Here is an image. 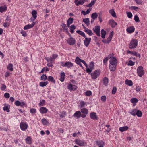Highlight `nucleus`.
Masks as SVG:
<instances>
[{
    "label": "nucleus",
    "mask_w": 147,
    "mask_h": 147,
    "mask_svg": "<svg viewBox=\"0 0 147 147\" xmlns=\"http://www.w3.org/2000/svg\"><path fill=\"white\" fill-rule=\"evenodd\" d=\"M138 45V41L136 39H133L130 42L129 47L130 49H134Z\"/></svg>",
    "instance_id": "obj_1"
},
{
    "label": "nucleus",
    "mask_w": 147,
    "mask_h": 147,
    "mask_svg": "<svg viewBox=\"0 0 147 147\" xmlns=\"http://www.w3.org/2000/svg\"><path fill=\"white\" fill-rule=\"evenodd\" d=\"M74 141L77 145L79 146H84L86 144L85 140L80 139H76Z\"/></svg>",
    "instance_id": "obj_2"
},
{
    "label": "nucleus",
    "mask_w": 147,
    "mask_h": 147,
    "mask_svg": "<svg viewBox=\"0 0 147 147\" xmlns=\"http://www.w3.org/2000/svg\"><path fill=\"white\" fill-rule=\"evenodd\" d=\"M137 72L138 74L140 77H142L144 74L143 67L141 66L138 67L137 69Z\"/></svg>",
    "instance_id": "obj_3"
},
{
    "label": "nucleus",
    "mask_w": 147,
    "mask_h": 147,
    "mask_svg": "<svg viewBox=\"0 0 147 147\" xmlns=\"http://www.w3.org/2000/svg\"><path fill=\"white\" fill-rule=\"evenodd\" d=\"M69 34L70 38L67 40V42L70 45H74L76 43V40L74 38L71 37V35L70 33H69Z\"/></svg>",
    "instance_id": "obj_4"
},
{
    "label": "nucleus",
    "mask_w": 147,
    "mask_h": 147,
    "mask_svg": "<svg viewBox=\"0 0 147 147\" xmlns=\"http://www.w3.org/2000/svg\"><path fill=\"white\" fill-rule=\"evenodd\" d=\"M100 74L99 71L98 70H95L94 72L91 74L92 78L93 79H95L99 76Z\"/></svg>",
    "instance_id": "obj_5"
},
{
    "label": "nucleus",
    "mask_w": 147,
    "mask_h": 147,
    "mask_svg": "<svg viewBox=\"0 0 147 147\" xmlns=\"http://www.w3.org/2000/svg\"><path fill=\"white\" fill-rule=\"evenodd\" d=\"M20 127L22 130L25 131L27 129L28 125L26 123L21 122L20 124Z\"/></svg>",
    "instance_id": "obj_6"
},
{
    "label": "nucleus",
    "mask_w": 147,
    "mask_h": 147,
    "mask_svg": "<svg viewBox=\"0 0 147 147\" xmlns=\"http://www.w3.org/2000/svg\"><path fill=\"white\" fill-rule=\"evenodd\" d=\"M93 30L98 36H100V28L99 26H95V28H93Z\"/></svg>",
    "instance_id": "obj_7"
},
{
    "label": "nucleus",
    "mask_w": 147,
    "mask_h": 147,
    "mask_svg": "<svg viewBox=\"0 0 147 147\" xmlns=\"http://www.w3.org/2000/svg\"><path fill=\"white\" fill-rule=\"evenodd\" d=\"M84 40V42L85 45L86 47H88L91 41V38H90L86 37Z\"/></svg>",
    "instance_id": "obj_8"
},
{
    "label": "nucleus",
    "mask_w": 147,
    "mask_h": 147,
    "mask_svg": "<svg viewBox=\"0 0 147 147\" xmlns=\"http://www.w3.org/2000/svg\"><path fill=\"white\" fill-rule=\"evenodd\" d=\"M109 62L110 64L113 65L117 64L116 59L114 57H112L110 58Z\"/></svg>",
    "instance_id": "obj_9"
},
{
    "label": "nucleus",
    "mask_w": 147,
    "mask_h": 147,
    "mask_svg": "<svg viewBox=\"0 0 147 147\" xmlns=\"http://www.w3.org/2000/svg\"><path fill=\"white\" fill-rule=\"evenodd\" d=\"M77 88V86L75 85H73L71 84H68L67 88L71 91L76 90Z\"/></svg>",
    "instance_id": "obj_10"
},
{
    "label": "nucleus",
    "mask_w": 147,
    "mask_h": 147,
    "mask_svg": "<svg viewBox=\"0 0 147 147\" xmlns=\"http://www.w3.org/2000/svg\"><path fill=\"white\" fill-rule=\"evenodd\" d=\"M109 23L112 27H115L117 25V23L113 19L109 20Z\"/></svg>",
    "instance_id": "obj_11"
},
{
    "label": "nucleus",
    "mask_w": 147,
    "mask_h": 147,
    "mask_svg": "<svg viewBox=\"0 0 147 147\" xmlns=\"http://www.w3.org/2000/svg\"><path fill=\"white\" fill-rule=\"evenodd\" d=\"M135 28L133 26L129 27L126 29L127 32L129 33H131L134 32Z\"/></svg>",
    "instance_id": "obj_12"
},
{
    "label": "nucleus",
    "mask_w": 147,
    "mask_h": 147,
    "mask_svg": "<svg viewBox=\"0 0 147 147\" xmlns=\"http://www.w3.org/2000/svg\"><path fill=\"white\" fill-rule=\"evenodd\" d=\"M35 22H33L31 24H28L26 25L24 28V29L25 30H26L28 29L31 28H32L35 25Z\"/></svg>",
    "instance_id": "obj_13"
},
{
    "label": "nucleus",
    "mask_w": 147,
    "mask_h": 147,
    "mask_svg": "<svg viewBox=\"0 0 147 147\" xmlns=\"http://www.w3.org/2000/svg\"><path fill=\"white\" fill-rule=\"evenodd\" d=\"M15 104L17 106H20L22 107L25 105V104L23 102H20L19 101L17 100L15 102Z\"/></svg>",
    "instance_id": "obj_14"
},
{
    "label": "nucleus",
    "mask_w": 147,
    "mask_h": 147,
    "mask_svg": "<svg viewBox=\"0 0 147 147\" xmlns=\"http://www.w3.org/2000/svg\"><path fill=\"white\" fill-rule=\"evenodd\" d=\"M90 117L91 119L94 120L98 119L96 113H95L93 112L91 113L90 114Z\"/></svg>",
    "instance_id": "obj_15"
},
{
    "label": "nucleus",
    "mask_w": 147,
    "mask_h": 147,
    "mask_svg": "<svg viewBox=\"0 0 147 147\" xmlns=\"http://www.w3.org/2000/svg\"><path fill=\"white\" fill-rule=\"evenodd\" d=\"M87 1V0H80L78 1H75L74 2L76 5L78 6L79 5H83L84 2Z\"/></svg>",
    "instance_id": "obj_16"
},
{
    "label": "nucleus",
    "mask_w": 147,
    "mask_h": 147,
    "mask_svg": "<svg viewBox=\"0 0 147 147\" xmlns=\"http://www.w3.org/2000/svg\"><path fill=\"white\" fill-rule=\"evenodd\" d=\"M81 116V113L80 111H77L74 115V116L77 119L80 118Z\"/></svg>",
    "instance_id": "obj_17"
},
{
    "label": "nucleus",
    "mask_w": 147,
    "mask_h": 147,
    "mask_svg": "<svg viewBox=\"0 0 147 147\" xmlns=\"http://www.w3.org/2000/svg\"><path fill=\"white\" fill-rule=\"evenodd\" d=\"M84 31L87 33L89 35L91 36L93 34V33L91 30L88 29L85 27H84Z\"/></svg>",
    "instance_id": "obj_18"
},
{
    "label": "nucleus",
    "mask_w": 147,
    "mask_h": 147,
    "mask_svg": "<svg viewBox=\"0 0 147 147\" xmlns=\"http://www.w3.org/2000/svg\"><path fill=\"white\" fill-rule=\"evenodd\" d=\"M95 142L99 147H103L104 142L102 141L101 140L99 141H96Z\"/></svg>",
    "instance_id": "obj_19"
},
{
    "label": "nucleus",
    "mask_w": 147,
    "mask_h": 147,
    "mask_svg": "<svg viewBox=\"0 0 147 147\" xmlns=\"http://www.w3.org/2000/svg\"><path fill=\"white\" fill-rule=\"evenodd\" d=\"M74 21V19L72 18H70L67 21V25L68 27L70 26V25L72 24Z\"/></svg>",
    "instance_id": "obj_20"
},
{
    "label": "nucleus",
    "mask_w": 147,
    "mask_h": 147,
    "mask_svg": "<svg viewBox=\"0 0 147 147\" xmlns=\"http://www.w3.org/2000/svg\"><path fill=\"white\" fill-rule=\"evenodd\" d=\"M117 65L114 64L113 65H112L110 64L109 65V68L111 71H115L116 69V67L117 66Z\"/></svg>",
    "instance_id": "obj_21"
},
{
    "label": "nucleus",
    "mask_w": 147,
    "mask_h": 147,
    "mask_svg": "<svg viewBox=\"0 0 147 147\" xmlns=\"http://www.w3.org/2000/svg\"><path fill=\"white\" fill-rule=\"evenodd\" d=\"M40 111L41 113L43 114L47 113L48 111V110L45 107H41L40 109Z\"/></svg>",
    "instance_id": "obj_22"
},
{
    "label": "nucleus",
    "mask_w": 147,
    "mask_h": 147,
    "mask_svg": "<svg viewBox=\"0 0 147 147\" xmlns=\"http://www.w3.org/2000/svg\"><path fill=\"white\" fill-rule=\"evenodd\" d=\"M128 129V127L127 126L121 127L119 128V131L122 132L125 131Z\"/></svg>",
    "instance_id": "obj_23"
},
{
    "label": "nucleus",
    "mask_w": 147,
    "mask_h": 147,
    "mask_svg": "<svg viewBox=\"0 0 147 147\" xmlns=\"http://www.w3.org/2000/svg\"><path fill=\"white\" fill-rule=\"evenodd\" d=\"M7 7L5 5L0 7V12L2 13L6 11Z\"/></svg>",
    "instance_id": "obj_24"
},
{
    "label": "nucleus",
    "mask_w": 147,
    "mask_h": 147,
    "mask_svg": "<svg viewBox=\"0 0 147 147\" xmlns=\"http://www.w3.org/2000/svg\"><path fill=\"white\" fill-rule=\"evenodd\" d=\"M65 67H67V68H69L73 66V64L70 62H67L65 63Z\"/></svg>",
    "instance_id": "obj_25"
},
{
    "label": "nucleus",
    "mask_w": 147,
    "mask_h": 147,
    "mask_svg": "<svg viewBox=\"0 0 147 147\" xmlns=\"http://www.w3.org/2000/svg\"><path fill=\"white\" fill-rule=\"evenodd\" d=\"M43 124L45 125H48L49 123L47 121L45 118L42 119L41 120Z\"/></svg>",
    "instance_id": "obj_26"
},
{
    "label": "nucleus",
    "mask_w": 147,
    "mask_h": 147,
    "mask_svg": "<svg viewBox=\"0 0 147 147\" xmlns=\"http://www.w3.org/2000/svg\"><path fill=\"white\" fill-rule=\"evenodd\" d=\"M125 84L126 85H128L129 86H132L133 84V82L131 80H126L125 81Z\"/></svg>",
    "instance_id": "obj_27"
},
{
    "label": "nucleus",
    "mask_w": 147,
    "mask_h": 147,
    "mask_svg": "<svg viewBox=\"0 0 147 147\" xmlns=\"http://www.w3.org/2000/svg\"><path fill=\"white\" fill-rule=\"evenodd\" d=\"M81 113L83 114H87L88 113V109L86 108H84L81 109Z\"/></svg>",
    "instance_id": "obj_28"
},
{
    "label": "nucleus",
    "mask_w": 147,
    "mask_h": 147,
    "mask_svg": "<svg viewBox=\"0 0 147 147\" xmlns=\"http://www.w3.org/2000/svg\"><path fill=\"white\" fill-rule=\"evenodd\" d=\"M69 29L71 32L73 33L74 32V30L76 28V26L74 25H71Z\"/></svg>",
    "instance_id": "obj_29"
},
{
    "label": "nucleus",
    "mask_w": 147,
    "mask_h": 147,
    "mask_svg": "<svg viewBox=\"0 0 147 147\" xmlns=\"http://www.w3.org/2000/svg\"><path fill=\"white\" fill-rule=\"evenodd\" d=\"M111 40V37H108L107 39L103 40L102 42L105 43H109L110 42Z\"/></svg>",
    "instance_id": "obj_30"
},
{
    "label": "nucleus",
    "mask_w": 147,
    "mask_h": 147,
    "mask_svg": "<svg viewBox=\"0 0 147 147\" xmlns=\"http://www.w3.org/2000/svg\"><path fill=\"white\" fill-rule=\"evenodd\" d=\"M48 83L47 81L45 82H41L39 83V85L40 86L43 87L45 86Z\"/></svg>",
    "instance_id": "obj_31"
},
{
    "label": "nucleus",
    "mask_w": 147,
    "mask_h": 147,
    "mask_svg": "<svg viewBox=\"0 0 147 147\" xmlns=\"http://www.w3.org/2000/svg\"><path fill=\"white\" fill-rule=\"evenodd\" d=\"M83 22H84L87 26H88L89 25L90 21L89 20V19L88 18H86L85 19H83Z\"/></svg>",
    "instance_id": "obj_32"
},
{
    "label": "nucleus",
    "mask_w": 147,
    "mask_h": 147,
    "mask_svg": "<svg viewBox=\"0 0 147 147\" xmlns=\"http://www.w3.org/2000/svg\"><path fill=\"white\" fill-rule=\"evenodd\" d=\"M101 34L102 38L103 39L105 38L106 34V31L103 29H102L101 30Z\"/></svg>",
    "instance_id": "obj_33"
},
{
    "label": "nucleus",
    "mask_w": 147,
    "mask_h": 147,
    "mask_svg": "<svg viewBox=\"0 0 147 147\" xmlns=\"http://www.w3.org/2000/svg\"><path fill=\"white\" fill-rule=\"evenodd\" d=\"M96 0H93L91 1V3H89L87 7H92L94 4L95 3Z\"/></svg>",
    "instance_id": "obj_34"
},
{
    "label": "nucleus",
    "mask_w": 147,
    "mask_h": 147,
    "mask_svg": "<svg viewBox=\"0 0 147 147\" xmlns=\"http://www.w3.org/2000/svg\"><path fill=\"white\" fill-rule=\"evenodd\" d=\"M32 15L33 17L34 18V20L37 17V12L36 10H34L32 11Z\"/></svg>",
    "instance_id": "obj_35"
},
{
    "label": "nucleus",
    "mask_w": 147,
    "mask_h": 147,
    "mask_svg": "<svg viewBox=\"0 0 147 147\" xmlns=\"http://www.w3.org/2000/svg\"><path fill=\"white\" fill-rule=\"evenodd\" d=\"M109 13H110L112 16L114 17H116V16L115 12L113 9H111L109 11Z\"/></svg>",
    "instance_id": "obj_36"
},
{
    "label": "nucleus",
    "mask_w": 147,
    "mask_h": 147,
    "mask_svg": "<svg viewBox=\"0 0 147 147\" xmlns=\"http://www.w3.org/2000/svg\"><path fill=\"white\" fill-rule=\"evenodd\" d=\"M47 79L49 81L55 83V80H54L52 76H48Z\"/></svg>",
    "instance_id": "obj_37"
},
{
    "label": "nucleus",
    "mask_w": 147,
    "mask_h": 147,
    "mask_svg": "<svg viewBox=\"0 0 147 147\" xmlns=\"http://www.w3.org/2000/svg\"><path fill=\"white\" fill-rule=\"evenodd\" d=\"M13 65L12 64L10 63L8 65L7 68L10 71H12L13 70Z\"/></svg>",
    "instance_id": "obj_38"
},
{
    "label": "nucleus",
    "mask_w": 147,
    "mask_h": 147,
    "mask_svg": "<svg viewBox=\"0 0 147 147\" xmlns=\"http://www.w3.org/2000/svg\"><path fill=\"white\" fill-rule=\"evenodd\" d=\"M108 82V78L107 77H105L103 80V83L104 84L105 86H107V85Z\"/></svg>",
    "instance_id": "obj_39"
},
{
    "label": "nucleus",
    "mask_w": 147,
    "mask_h": 147,
    "mask_svg": "<svg viewBox=\"0 0 147 147\" xmlns=\"http://www.w3.org/2000/svg\"><path fill=\"white\" fill-rule=\"evenodd\" d=\"M64 30H65L66 32H68V29L66 25L64 23L62 24L61 25Z\"/></svg>",
    "instance_id": "obj_40"
},
{
    "label": "nucleus",
    "mask_w": 147,
    "mask_h": 147,
    "mask_svg": "<svg viewBox=\"0 0 147 147\" xmlns=\"http://www.w3.org/2000/svg\"><path fill=\"white\" fill-rule=\"evenodd\" d=\"M97 16L98 14L97 13H93L91 16V18L94 20L97 17Z\"/></svg>",
    "instance_id": "obj_41"
},
{
    "label": "nucleus",
    "mask_w": 147,
    "mask_h": 147,
    "mask_svg": "<svg viewBox=\"0 0 147 147\" xmlns=\"http://www.w3.org/2000/svg\"><path fill=\"white\" fill-rule=\"evenodd\" d=\"M130 101L131 103L134 104L137 103L138 102V100L137 98H134L131 99Z\"/></svg>",
    "instance_id": "obj_42"
},
{
    "label": "nucleus",
    "mask_w": 147,
    "mask_h": 147,
    "mask_svg": "<svg viewBox=\"0 0 147 147\" xmlns=\"http://www.w3.org/2000/svg\"><path fill=\"white\" fill-rule=\"evenodd\" d=\"M47 79V76L46 75L43 74L41 76L40 79L43 81Z\"/></svg>",
    "instance_id": "obj_43"
},
{
    "label": "nucleus",
    "mask_w": 147,
    "mask_h": 147,
    "mask_svg": "<svg viewBox=\"0 0 147 147\" xmlns=\"http://www.w3.org/2000/svg\"><path fill=\"white\" fill-rule=\"evenodd\" d=\"M142 113L141 111L137 110L136 111V115L138 117H141L142 116Z\"/></svg>",
    "instance_id": "obj_44"
},
{
    "label": "nucleus",
    "mask_w": 147,
    "mask_h": 147,
    "mask_svg": "<svg viewBox=\"0 0 147 147\" xmlns=\"http://www.w3.org/2000/svg\"><path fill=\"white\" fill-rule=\"evenodd\" d=\"M45 100H40V103H39V105L40 106H43L45 104Z\"/></svg>",
    "instance_id": "obj_45"
},
{
    "label": "nucleus",
    "mask_w": 147,
    "mask_h": 147,
    "mask_svg": "<svg viewBox=\"0 0 147 147\" xmlns=\"http://www.w3.org/2000/svg\"><path fill=\"white\" fill-rule=\"evenodd\" d=\"M26 142L27 144H30L31 143V141L30 138L28 137L27 138L25 139Z\"/></svg>",
    "instance_id": "obj_46"
},
{
    "label": "nucleus",
    "mask_w": 147,
    "mask_h": 147,
    "mask_svg": "<svg viewBox=\"0 0 147 147\" xmlns=\"http://www.w3.org/2000/svg\"><path fill=\"white\" fill-rule=\"evenodd\" d=\"M134 20L136 22H140L139 18L137 15H136L134 17Z\"/></svg>",
    "instance_id": "obj_47"
},
{
    "label": "nucleus",
    "mask_w": 147,
    "mask_h": 147,
    "mask_svg": "<svg viewBox=\"0 0 147 147\" xmlns=\"http://www.w3.org/2000/svg\"><path fill=\"white\" fill-rule=\"evenodd\" d=\"M92 94L91 91H88L85 92V95L88 96H90Z\"/></svg>",
    "instance_id": "obj_48"
},
{
    "label": "nucleus",
    "mask_w": 147,
    "mask_h": 147,
    "mask_svg": "<svg viewBox=\"0 0 147 147\" xmlns=\"http://www.w3.org/2000/svg\"><path fill=\"white\" fill-rule=\"evenodd\" d=\"M137 110L135 109H134L132 111V112H130V114L134 116H135L136 115Z\"/></svg>",
    "instance_id": "obj_49"
},
{
    "label": "nucleus",
    "mask_w": 147,
    "mask_h": 147,
    "mask_svg": "<svg viewBox=\"0 0 147 147\" xmlns=\"http://www.w3.org/2000/svg\"><path fill=\"white\" fill-rule=\"evenodd\" d=\"M94 66V62H91L89 65V68L93 69Z\"/></svg>",
    "instance_id": "obj_50"
},
{
    "label": "nucleus",
    "mask_w": 147,
    "mask_h": 147,
    "mask_svg": "<svg viewBox=\"0 0 147 147\" xmlns=\"http://www.w3.org/2000/svg\"><path fill=\"white\" fill-rule=\"evenodd\" d=\"M81 59H80L79 57H77L76 58L75 61L77 64H78L81 62Z\"/></svg>",
    "instance_id": "obj_51"
},
{
    "label": "nucleus",
    "mask_w": 147,
    "mask_h": 147,
    "mask_svg": "<svg viewBox=\"0 0 147 147\" xmlns=\"http://www.w3.org/2000/svg\"><path fill=\"white\" fill-rule=\"evenodd\" d=\"M49 70V69L47 67H44L41 70V71L39 72V73H41L43 72L44 71H48Z\"/></svg>",
    "instance_id": "obj_52"
},
{
    "label": "nucleus",
    "mask_w": 147,
    "mask_h": 147,
    "mask_svg": "<svg viewBox=\"0 0 147 147\" xmlns=\"http://www.w3.org/2000/svg\"><path fill=\"white\" fill-rule=\"evenodd\" d=\"M127 17L129 18H131L132 16V14L131 12H126Z\"/></svg>",
    "instance_id": "obj_53"
},
{
    "label": "nucleus",
    "mask_w": 147,
    "mask_h": 147,
    "mask_svg": "<svg viewBox=\"0 0 147 147\" xmlns=\"http://www.w3.org/2000/svg\"><path fill=\"white\" fill-rule=\"evenodd\" d=\"M21 33L22 34V35L24 37L26 36L27 35V34L26 33V32L23 30H22L21 32Z\"/></svg>",
    "instance_id": "obj_54"
},
{
    "label": "nucleus",
    "mask_w": 147,
    "mask_h": 147,
    "mask_svg": "<svg viewBox=\"0 0 147 147\" xmlns=\"http://www.w3.org/2000/svg\"><path fill=\"white\" fill-rule=\"evenodd\" d=\"M134 62H133L131 60L129 61L128 65L133 66L134 65Z\"/></svg>",
    "instance_id": "obj_55"
},
{
    "label": "nucleus",
    "mask_w": 147,
    "mask_h": 147,
    "mask_svg": "<svg viewBox=\"0 0 147 147\" xmlns=\"http://www.w3.org/2000/svg\"><path fill=\"white\" fill-rule=\"evenodd\" d=\"M106 96H102L101 98V100L102 102H105L106 100Z\"/></svg>",
    "instance_id": "obj_56"
},
{
    "label": "nucleus",
    "mask_w": 147,
    "mask_h": 147,
    "mask_svg": "<svg viewBox=\"0 0 147 147\" xmlns=\"http://www.w3.org/2000/svg\"><path fill=\"white\" fill-rule=\"evenodd\" d=\"M3 109L4 111H6L7 112H9V110L8 109L7 106H5L3 107Z\"/></svg>",
    "instance_id": "obj_57"
},
{
    "label": "nucleus",
    "mask_w": 147,
    "mask_h": 147,
    "mask_svg": "<svg viewBox=\"0 0 147 147\" xmlns=\"http://www.w3.org/2000/svg\"><path fill=\"white\" fill-rule=\"evenodd\" d=\"M62 114H60V117L61 118H63V117H64L66 115V113L65 111H63L62 112Z\"/></svg>",
    "instance_id": "obj_58"
},
{
    "label": "nucleus",
    "mask_w": 147,
    "mask_h": 147,
    "mask_svg": "<svg viewBox=\"0 0 147 147\" xmlns=\"http://www.w3.org/2000/svg\"><path fill=\"white\" fill-rule=\"evenodd\" d=\"M117 88L115 87H114L112 90V93L113 94H115L116 92Z\"/></svg>",
    "instance_id": "obj_59"
},
{
    "label": "nucleus",
    "mask_w": 147,
    "mask_h": 147,
    "mask_svg": "<svg viewBox=\"0 0 147 147\" xmlns=\"http://www.w3.org/2000/svg\"><path fill=\"white\" fill-rule=\"evenodd\" d=\"M6 88V86L4 84H2V86L1 87V90L2 91L5 90Z\"/></svg>",
    "instance_id": "obj_60"
},
{
    "label": "nucleus",
    "mask_w": 147,
    "mask_h": 147,
    "mask_svg": "<svg viewBox=\"0 0 147 147\" xmlns=\"http://www.w3.org/2000/svg\"><path fill=\"white\" fill-rule=\"evenodd\" d=\"M30 111L31 113H34L36 112V109L34 108H31L30 109Z\"/></svg>",
    "instance_id": "obj_61"
},
{
    "label": "nucleus",
    "mask_w": 147,
    "mask_h": 147,
    "mask_svg": "<svg viewBox=\"0 0 147 147\" xmlns=\"http://www.w3.org/2000/svg\"><path fill=\"white\" fill-rule=\"evenodd\" d=\"M4 96L6 98H9L10 97V95L9 93H6L4 94Z\"/></svg>",
    "instance_id": "obj_62"
},
{
    "label": "nucleus",
    "mask_w": 147,
    "mask_h": 147,
    "mask_svg": "<svg viewBox=\"0 0 147 147\" xmlns=\"http://www.w3.org/2000/svg\"><path fill=\"white\" fill-rule=\"evenodd\" d=\"M10 24L7 22H5L3 24V26L4 27H7L9 26Z\"/></svg>",
    "instance_id": "obj_63"
},
{
    "label": "nucleus",
    "mask_w": 147,
    "mask_h": 147,
    "mask_svg": "<svg viewBox=\"0 0 147 147\" xmlns=\"http://www.w3.org/2000/svg\"><path fill=\"white\" fill-rule=\"evenodd\" d=\"M93 70V69H92L90 68L87 67L86 68V71L87 73H91Z\"/></svg>",
    "instance_id": "obj_64"
}]
</instances>
